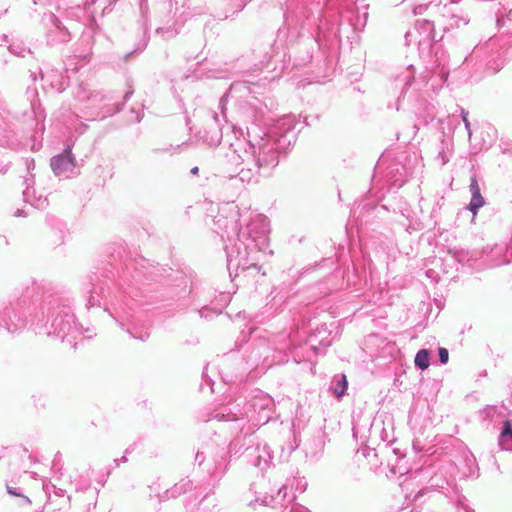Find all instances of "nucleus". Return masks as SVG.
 Returning a JSON list of instances; mask_svg holds the SVG:
<instances>
[{
	"mask_svg": "<svg viewBox=\"0 0 512 512\" xmlns=\"http://www.w3.org/2000/svg\"><path fill=\"white\" fill-rule=\"evenodd\" d=\"M469 191L471 193V201L468 205V209L476 214L477 211L485 204V200L481 195L480 186L476 179V176H472L469 185Z\"/></svg>",
	"mask_w": 512,
	"mask_h": 512,
	"instance_id": "nucleus-1",
	"label": "nucleus"
},
{
	"mask_svg": "<svg viewBox=\"0 0 512 512\" xmlns=\"http://www.w3.org/2000/svg\"><path fill=\"white\" fill-rule=\"evenodd\" d=\"M73 166L74 162L72 156L70 155V151L54 157L51 161V167L57 175L62 174Z\"/></svg>",
	"mask_w": 512,
	"mask_h": 512,
	"instance_id": "nucleus-2",
	"label": "nucleus"
},
{
	"mask_svg": "<svg viewBox=\"0 0 512 512\" xmlns=\"http://www.w3.org/2000/svg\"><path fill=\"white\" fill-rule=\"evenodd\" d=\"M499 445L502 449L512 450V426L508 420L504 422L503 429L499 437Z\"/></svg>",
	"mask_w": 512,
	"mask_h": 512,
	"instance_id": "nucleus-3",
	"label": "nucleus"
},
{
	"mask_svg": "<svg viewBox=\"0 0 512 512\" xmlns=\"http://www.w3.org/2000/svg\"><path fill=\"white\" fill-rule=\"evenodd\" d=\"M503 407L488 405L480 411V417L483 420L495 421L500 415H502Z\"/></svg>",
	"mask_w": 512,
	"mask_h": 512,
	"instance_id": "nucleus-4",
	"label": "nucleus"
},
{
	"mask_svg": "<svg viewBox=\"0 0 512 512\" xmlns=\"http://www.w3.org/2000/svg\"><path fill=\"white\" fill-rule=\"evenodd\" d=\"M418 34L423 37V40L430 42L434 39V25L432 22L425 20L420 28L418 27Z\"/></svg>",
	"mask_w": 512,
	"mask_h": 512,
	"instance_id": "nucleus-5",
	"label": "nucleus"
},
{
	"mask_svg": "<svg viewBox=\"0 0 512 512\" xmlns=\"http://www.w3.org/2000/svg\"><path fill=\"white\" fill-rule=\"evenodd\" d=\"M430 365V352L428 349L418 350V369L425 370Z\"/></svg>",
	"mask_w": 512,
	"mask_h": 512,
	"instance_id": "nucleus-6",
	"label": "nucleus"
},
{
	"mask_svg": "<svg viewBox=\"0 0 512 512\" xmlns=\"http://www.w3.org/2000/svg\"><path fill=\"white\" fill-rule=\"evenodd\" d=\"M347 385H348V382H347L346 375H342L341 380L337 383V385H336V387L334 389V394L338 398L343 396L345 391H346V389H347Z\"/></svg>",
	"mask_w": 512,
	"mask_h": 512,
	"instance_id": "nucleus-7",
	"label": "nucleus"
},
{
	"mask_svg": "<svg viewBox=\"0 0 512 512\" xmlns=\"http://www.w3.org/2000/svg\"><path fill=\"white\" fill-rule=\"evenodd\" d=\"M428 298V302H425V301H422V307L419 308L420 310H423L425 308V318L428 320L430 315L432 314L433 312V309H432V304H431V299L430 297H427Z\"/></svg>",
	"mask_w": 512,
	"mask_h": 512,
	"instance_id": "nucleus-8",
	"label": "nucleus"
},
{
	"mask_svg": "<svg viewBox=\"0 0 512 512\" xmlns=\"http://www.w3.org/2000/svg\"><path fill=\"white\" fill-rule=\"evenodd\" d=\"M439 361L441 364H446L449 360V352L446 348L440 347L438 349Z\"/></svg>",
	"mask_w": 512,
	"mask_h": 512,
	"instance_id": "nucleus-9",
	"label": "nucleus"
},
{
	"mask_svg": "<svg viewBox=\"0 0 512 512\" xmlns=\"http://www.w3.org/2000/svg\"><path fill=\"white\" fill-rule=\"evenodd\" d=\"M425 275L432 283H437L440 279L439 273L434 269L426 270Z\"/></svg>",
	"mask_w": 512,
	"mask_h": 512,
	"instance_id": "nucleus-10",
	"label": "nucleus"
},
{
	"mask_svg": "<svg viewBox=\"0 0 512 512\" xmlns=\"http://www.w3.org/2000/svg\"><path fill=\"white\" fill-rule=\"evenodd\" d=\"M467 115H468V113H467L464 109H462V110H461L462 120H463V122H464V124H465V128H466V130L468 131L469 135H471V131H470V123H469V121H468Z\"/></svg>",
	"mask_w": 512,
	"mask_h": 512,
	"instance_id": "nucleus-11",
	"label": "nucleus"
},
{
	"mask_svg": "<svg viewBox=\"0 0 512 512\" xmlns=\"http://www.w3.org/2000/svg\"><path fill=\"white\" fill-rule=\"evenodd\" d=\"M438 158L441 159L442 165L446 164L449 161L448 157L446 156V154L444 152H440L438 155Z\"/></svg>",
	"mask_w": 512,
	"mask_h": 512,
	"instance_id": "nucleus-12",
	"label": "nucleus"
},
{
	"mask_svg": "<svg viewBox=\"0 0 512 512\" xmlns=\"http://www.w3.org/2000/svg\"><path fill=\"white\" fill-rule=\"evenodd\" d=\"M433 301L435 302V304H436V309H437L436 314H435V317H436V316L438 315V313H439L440 309L442 308V301H441V300H438V299H436V298H434V299H433Z\"/></svg>",
	"mask_w": 512,
	"mask_h": 512,
	"instance_id": "nucleus-13",
	"label": "nucleus"
},
{
	"mask_svg": "<svg viewBox=\"0 0 512 512\" xmlns=\"http://www.w3.org/2000/svg\"><path fill=\"white\" fill-rule=\"evenodd\" d=\"M198 171H199L198 167H194L191 169V173L194 175L198 174Z\"/></svg>",
	"mask_w": 512,
	"mask_h": 512,
	"instance_id": "nucleus-14",
	"label": "nucleus"
},
{
	"mask_svg": "<svg viewBox=\"0 0 512 512\" xmlns=\"http://www.w3.org/2000/svg\"><path fill=\"white\" fill-rule=\"evenodd\" d=\"M507 19H508L509 21H512V9L508 12V14H507Z\"/></svg>",
	"mask_w": 512,
	"mask_h": 512,
	"instance_id": "nucleus-15",
	"label": "nucleus"
},
{
	"mask_svg": "<svg viewBox=\"0 0 512 512\" xmlns=\"http://www.w3.org/2000/svg\"><path fill=\"white\" fill-rule=\"evenodd\" d=\"M9 493L16 495V493L14 492V490H9Z\"/></svg>",
	"mask_w": 512,
	"mask_h": 512,
	"instance_id": "nucleus-16",
	"label": "nucleus"
},
{
	"mask_svg": "<svg viewBox=\"0 0 512 512\" xmlns=\"http://www.w3.org/2000/svg\"><path fill=\"white\" fill-rule=\"evenodd\" d=\"M421 325L422 323L418 321L417 327L419 328Z\"/></svg>",
	"mask_w": 512,
	"mask_h": 512,
	"instance_id": "nucleus-17",
	"label": "nucleus"
},
{
	"mask_svg": "<svg viewBox=\"0 0 512 512\" xmlns=\"http://www.w3.org/2000/svg\"><path fill=\"white\" fill-rule=\"evenodd\" d=\"M421 494L422 493L420 491H418L417 497L419 498L421 496Z\"/></svg>",
	"mask_w": 512,
	"mask_h": 512,
	"instance_id": "nucleus-18",
	"label": "nucleus"
}]
</instances>
